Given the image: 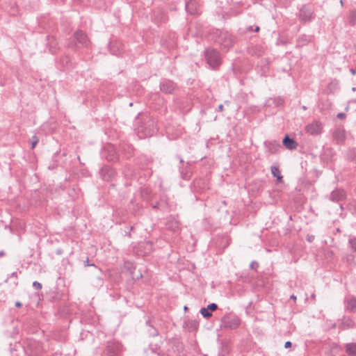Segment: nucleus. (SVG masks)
Segmentation results:
<instances>
[{"mask_svg": "<svg viewBox=\"0 0 356 356\" xmlns=\"http://www.w3.org/2000/svg\"><path fill=\"white\" fill-rule=\"evenodd\" d=\"M204 56L209 68L212 70H218L222 63L220 53L213 47H207L204 51Z\"/></svg>", "mask_w": 356, "mask_h": 356, "instance_id": "20e7f679", "label": "nucleus"}, {"mask_svg": "<svg viewBox=\"0 0 356 356\" xmlns=\"http://www.w3.org/2000/svg\"><path fill=\"white\" fill-rule=\"evenodd\" d=\"M350 72L353 75H355L356 74V69L355 68H350Z\"/></svg>", "mask_w": 356, "mask_h": 356, "instance_id": "69168bd1", "label": "nucleus"}, {"mask_svg": "<svg viewBox=\"0 0 356 356\" xmlns=\"http://www.w3.org/2000/svg\"><path fill=\"white\" fill-rule=\"evenodd\" d=\"M100 177L105 181H111L116 175V172L111 166L105 165L99 169Z\"/></svg>", "mask_w": 356, "mask_h": 356, "instance_id": "f8f14e48", "label": "nucleus"}, {"mask_svg": "<svg viewBox=\"0 0 356 356\" xmlns=\"http://www.w3.org/2000/svg\"><path fill=\"white\" fill-rule=\"evenodd\" d=\"M284 99L280 96L269 98V99L267 101L268 106H274L275 107L281 106L284 104Z\"/></svg>", "mask_w": 356, "mask_h": 356, "instance_id": "cd10ccee", "label": "nucleus"}, {"mask_svg": "<svg viewBox=\"0 0 356 356\" xmlns=\"http://www.w3.org/2000/svg\"><path fill=\"white\" fill-rule=\"evenodd\" d=\"M165 226L168 229L174 232H178L180 229L179 221L172 216H170L169 218H168Z\"/></svg>", "mask_w": 356, "mask_h": 356, "instance_id": "aec40b11", "label": "nucleus"}, {"mask_svg": "<svg viewBox=\"0 0 356 356\" xmlns=\"http://www.w3.org/2000/svg\"><path fill=\"white\" fill-rule=\"evenodd\" d=\"M153 243L151 241H144L138 243V250L141 255L149 254L153 250Z\"/></svg>", "mask_w": 356, "mask_h": 356, "instance_id": "6ab92c4d", "label": "nucleus"}, {"mask_svg": "<svg viewBox=\"0 0 356 356\" xmlns=\"http://www.w3.org/2000/svg\"><path fill=\"white\" fill-rule=\"evenodd\" d=\"M39 142V139L38 138V136L36 135H34L32 136L31 138V149H33L36 145Z\"/></svg>", "mask_w": 356, "mask_h": 356, "instance_id": "de8ad7c7", "label": "nucleus"}, {"mask_svg": "<svg viewBox=\"0 0 356 356\" xmlns=\"http://www.w3.org/2000/svg\"><path fill=\"white\" fill-rule=\"evenodd\" d=\"M346 310L348 311L350 313L356 312V298L352 296L351 298L345 300Z\"/></svg>", "mask_w": 356, "mask_h": 356, "instance_id": "a878e982", "label": "nucleus"}, {"mask_svg": "<svg viewBox=\"0 0 356 356\" xmlns=\"http://www.w3.org/2000/svg\"><path fill=\"white\" fill-rule=\"evenodd\" d=\"M152 20L157 25L166 23L168 21L167 13L161 8H154L151 13Z\"/></svg>", "mask_w": 356, "mask_h": 356, "instance_id": "9d476101", "label": "nucleus"}, {"mask_svg": "<svg viewBox=\"0 0 356 356\" xmlns=\"http://www.w3.org/2000/svg\"><path fill=\"white\" fill-rule=\"evenodd\" d=\"M282 145L289 150L296 149L298 145L295 139L287 134L282 139Z\"/></svg>", "mask_w": 356, "mask_h": 356, "instance_id": "4be33fe9", "label": "nucleus"}, {"mask_svg": "<svg viewBox=\"0 0 356 356\" xmlns=\"http://www.w3.org/2000/svg\"><path fill=\"white\" fill-rule=\"evenodd\" d=\"M355 323L350 317H344L342 323L339 325V328L346 330L353 327Z\"/></svg>", "mask_w": 356, "mask_h": 356, "instance_id": "c756f323", "label": "nucleus"}, {"mask_svg": "<svg viewBox=\"0 0 356 356\" xmlns=\"http://www.w3.org/2000/svg\"><path fill=\"white\" fill-rule=\"evenodd\" d=\"M241 325V319L234 314H225L220 319V328L226 330H236Z\"/></svg>", "mask_w": 356, "mask_h": 356, "instance_id": "6e6552de", "label": "nucleus"}, {"mask_svg": "<svg viewBox=\"0 0 356 356\" xmlns=\"http://www.w3.org/2000/svg\"><path fill=\"white\" fill-rule=\"evenodd\" d=\"M149 348L151 350V351L154 353L157 354L158 355H160V346L158 344H149Z\"/></svg>", "mask_w": 356, "mask_h": 356, "instance_id": "37998d69", "label": "nucleus"}, {"mask_svg": "<svg viewBox=\"0 0 356 356\" xmlns=\"http://www.w3.org/2000/svg\"><path fill=\"white\" fill-rule=\"evenodd\" d=\"M348 242L352 250L356 252V237L349 238Z\"/></svg>", "mask_w": 356, "mask_h": 356, "instance_id": "a18cd8bd", "label": "nucleus"}, {"mask_svg": "<svg viewBox=\"0 0 356 356\" xmlns=\"http://www.w3.org/2000/svg\"><path fill=\"white\" fill-rule=\"evenodd\" d=\"M65 294L58 289L51 291L48 294V300L51 302H57L64 299Z\"/></svg>", "mask_w": 356, "mask_h": 356, "instance_id": "5701e85b", "label": "nucleus"}, {"mask_svg": "<svg viewBox=\"0 0 356 356\" xmlns=\"http://www.w3.org/2000/svg\"><path fill=\"white\" fill-rule=\"evenodd\" d=\"M22 306V302H19V301H17V302H15V307H21Z\"/></svg>", "mask_w": 356, "mask_h": 356, "instance_id": "0e129e2a", "label": "nucleus"}, {"mask_svg": "<svg viewBox=\"0 0 356 356\" xmlns=\"http://www.w3.org/2000/svg\"><path fill=\"white\" fill-rule=\"evenodd\" d=\"M11 277H15L16 279H17V272L12 273L7 279H9ZM7 280H6V282H7Z\"/></svg>", "mask_w": 356, "mask_h": 356, "instance_id": "13d9d810", "label": "nucleus"}, {"mask_svg": "<svg viewBox=\"0 0 356 356\" xmlns=\"http://www.w3.org/2000/svg\"><path fill=\"white\" fill-rule=\"evenodd\" d=\"M90 44V41L87 34L82 30L76 31L67 41V47L74 51L81 48H88Z\"/></svg>", "mask_w": 356, "mask_h": 356, "instance_id": "7ed1b4c3", "label": "nucleus"}, {"mask_svg": "<svg viewBox=\"0 0 356 356\" xmlns=\"http://www.w3.org/2000/svg\"><path fill=\"white\" fill-rule=\"evenodd\" d=\"M323 125L319 121H314L311 124H309L305 127L307 133L311 135H318L322 132Z\"/></svg>", "mask_w": 356, "mask_h": 356, "instance_id": "dca6fc26", "label": "nucleus"}, {"mask_svg": "<svg viewBox=\"0 0 356 356\" xmlns=\"http://www.w3.org/2000/svg\"><path fill=\"white\" fill-rule=\"evenodd\" d=\"M184 325L189 331H193L197 329L199 323L196 320H188L184 323Z\"/></svg>", "mask_w": 356, "mask_h": 356, "instance_id": "c9c22d12", "label": "nucleus"}, {"mask_svg": "<svg viewBox=\"0 0 356 356\" xmlns=\"http://www.w3.org/2000/svg\"><path fill=\"white\" fill-rule=\"evenodd\" d=\"M143 277L142 273L140 271H138L137 273L134 272V273L131 275V278L134 280H138Z\"/></svg>", "mask_w": 356, "mask_h": 356, "instance_id": "09e8293b", "label": "nucleus"}, {"mask_svg": "<svg viewBox=\"0 0 356 356\" xmlns=\"http://www.w3.org/2000/svg\"><path fill=\"white\" fill-rule=\"evenodd\" d=\"M258 267H259V264L256 261H252L250 265V268L252 270H256Z\"/></svg>", "mask_w": 356, "mask_h": 356, "instance_id": "603ef678", "label": "nucleus"}, {"mask_svg": "<svg viewBox=\"0 0 356 356\" xmlns=\"http://www.w3.org/2000/svg\"><path fill=\"white\" fill-rule=\"evenodd\" d=\"M200 313L206 319H209L212 316V313L207 309V307H202Z\"/></svg>", "mask_w": 356, "mask_h": 356, "instance_id": "a19ab883", "label": "nucleus"}, {"mask_svg": "<svg viewBox=\"0 0 356 356\" xmlns=\"http://www.w3.org/2000/svg\"><path fill=\"white\" fill-rule=\"evenodd\" d=\"M151 206L153 209H159V202H156L155 203H152Z\"/></svg>", "mask_w": 356, "mask_h": 356, "instance_id": "bf43d9fd", "label": "nucleus"}, {"mask_svg": "<svg viewBox=\"0 0 356 356\" xmlns=\"http://www.w3.org/2000/svg\"><path fill=\"white\" fill-rule=\"evenodd\" d=\"M332 137L337 144L343 143L346 138L345 130L341 129H335L332 134Z\"/></svg>", "mask_w": 356, "mask_h": 356, "instance_id": "b1692460", "label": "nucleus"}, {"mask_svg": "<svg viewBox=\"0 0 356 356\" xmlns=\"http://www.w3.org/2000/svg\"><path fill=\"white\" fill-rule=\"evenodd\" d=\"M145 324L147 326H148V327H149L151 325H153L150 320L147 321Z\"/></svg>", "mask_w": 356, "mask_h": 356, "instance_id": "774afa93", "label": "nucleus"}, {"mask_svg": "<svg viewBox=\"0 0 356 356\" xmlns=\"http://www.w3.org/2000/svg\"><path fill=\"white\" fill-rule=\"evenodd\" d=\"M246 30L249 32H254V28L253 26H249L246 28Z\"/></svg>", "mask_w": 356, "mask_h": 356, "instance_id": "680f3d73", "label": "nucleus"}, {"mask_svg": "<svg viewBox=\"0 0 356 356\" xmlns=\"http://www.w3.org/2000/svg\"><path fill=\"white\" fill-rule=\"evenodd\" d=\"M210 39L220 45L221 48L228 51L234 45L236 38L225 29H212L209 33Z\"/></svg>", "mask_w": 356, "mask_h": 356, "instance_id": "f03ea898", "label": "nucleus"}, {"mask_svg": "<svg viewBox=\"0 0 356 356\" xmlns=\"http://www.w3.org/2000/svg\"><path fill=\"white\" fill-rule=\"evenodd\" d=\"M337 118L340 119V120H343L346 118V113H339L337 115Z\"/></svg>", "mask_w": 356, "mask_h": 356, "instance_id": "5fc2aeb1", "label": "nucleus"}, {"mask_svg": "<svg viewBox=\"0 0 356 356\" xmlns=\"http://www.w3.org/2000/svg\"><path fill=\"white\" fill-rule=\"evenodd\" d=\"M134 229V227L132 226V225H126L124 227H122L120 229L121 230V234L124 236H127L129 238H131V231H133Z\"/></svg>", "mask_w": 356, "mask_h": 356, "instance_id": "58836bf2", "label": "nucleus"}, {"mask_svg": "<svg viewBox=\"0 0 356 356\" xmlns=\"http://www.w3.org/2000/svg\"><path fill=\"white\" fill-rule=\"evenodd\" d=\"M83 264H84L85 267L93 266V267L97 268L101 273H102V269L100 268H98L94 263L90 262L88 257H87L85 261H83Z\"/></svg>", "mask_w": 356, "mask_h": 356, "instance_id": "c03bdc74", "label": "nucleus"}, {"mask_svg": "<svg viewBox=\"0 0 356 356\" xmlns=\"http://www.w3.org/2000/svg\"><path fill=\"white\" fill-rule=\"evenodd\" d=\"M140 194L143 199L148 200L152 194V189L148 186L141 187Z\"/></svg>", "mask_w": 356, "mask_h": 356, "instance_id": "72a5a7b5", "label": "nucleus"}, {"mask_svg": "<svg viewBox=\"0 0 356 356\" xmlns=\"http://www.w3.org/2000/svg\"><path fill=\"white\" fill-rule=\"evenodd\" d=\"M185 8L186 12L191 15L200 14L197 3L195 1L191 0L187 1L185 5Z\"/></svg>", "mask_w": 356, "mask_h": 356, "instance_id": "412c9836", "label": "nucleus"}, {"mask_svg": "<svg viewBox=\"0 0 356 356\" xmlns=\"http://www.w3.org/2000/svg\"><path fill=\"white\" fill-rule=\"evenodd\" d=\"M147 332H148L149 336L152 337H157L159 335V330L154 325H151L148 328Z\"/></svg>", "mask_w": 356, "mask_h": 356, "instance_id": "79ce46f5", "label": "nucleus"}, {"mask_svg": "<svg viewBox=\"0 0 356 356\" xmlns=\"http://www.w3.org/2000/svg\"><path fill=\"white\" fill-rule=\"evenodd\" d=\"M33 286L34 289H37V290H40L42 289V284L40 283L38 281H34L33 282Z\"/></svg>", "mask_w": 356, "mask_h": 356, "instance_id": "3c124183", "label": "nucleus"}, {"mask_svg": "<svg viewBox=\"0 0 356 356\" xmlns=\"http://www.w3.org/2000/svg\"><path fill=\"white\" fill-rule=\"evenodd\" d=\"M176 158L179 160V163H180V165L179 166H183V164H186V163L184 162V159H182V157L179 155H177L176 156Z\"/></svg>", "mask_w": 356, "mask_h": 356, "instance_id": "6e6d98bb", "label": "nucleus"}, {"mask_svg": "<svg viewBox=\"0 0 356 356\" xmlns=\"http://www.w3.org/2000/svg\"><path fill=\"white\" fill-rule=\"evenodd\" d=\"M108 49L111 54L120 56L124 51V45L120 40H112L109 42Z\"/></svg>", "mask_w": 356, "mask_h": 356, "instance_id": "4468645a", "label": "nucleus"}, {"mask_svg": "<svg viewBox=\"0 0 356 356\" xmlns=\"http://www.w3.org/2000/svg\"><path fill=\"white\" fill-rule=\"evenodd\" d=\"M347 194L343 188H337L333 190L329 197V200L333 202H339L346 199Z\"/></svg>", "mask_w": 356, "mask_h": 356, "instance_id": "2eb2a0df", "label": "nucleus"}, {"mask_svg": "<svg viewBox=\"0 0 356 356\" xmlns=\"http://www.w3.org/2000/svg\"><path fill=\"white\" fill-rule=\"evenodd\" d=\"M270 172L272 175L274 177H276V181L277 183H282L284 181L283 176L281 174L278 165H273L270 167Z\"/></svg>", "mask_w": 356, "mask_h": 356, "instance_id": "bb28decb", "label": "nucleus"}, {"mask_svg": "<svg viewBox=\"0 0 356 356\" xmlns=\"http://www.w3.org/2000/svg\"><path fill=\"white\" fill-rule=\"evenodd\" d=\"M335 152L331 147L324 148L320 155V159L322 163L328 164L332 161Z\"/></svg>", "mask_w": 356, "mask_h": 356, "instance_id": "a211bd4d", "label": "nucleus"}, {"mask_svg": "<svg viewBox=\"0 0 356 356\" xmlns=\"http://www.w3.org/2000/svg\"><path fill=\"white\" fill-rule=\"evenodd\" d=\"M106 159L109 162H117L119 160V154L113 148H111L108 150Z\"/></svg>", "mask_w": 356, "mask_h": 356, "instance_id": "2f4dec72", "label": "nucleus"}, {"mask_svg": "<svg viewBox=\"0 0 356 356\" xmlns=\"http://www.w3.org/2000/svg\"><path fill=\"white\" fill-rule=\"evenodd\" d=\"M313 38V35H300L296 40V47H302L308 44L309 42L312 41Z\"/></svg>", "mask_w": 356, "mask_h": 356, "instance_id": "393cba45", "label": "nucleus"}, {"mask_svg": "<svg viewBox=\"0 0 356 356\" xmlns=\"http://www.w3.org/2000/svg\"><path fill=\"white\" fill-rule=\"evenodd\" d=\"M265 147V152L269 154H275L280 152L282 149V145L278 140H266L264 143Z\"/></svg>", "mask_w": 356, "mask_h": 356, "instance_id": "ddd939ff", "label": "nucleus"}, {"mask_svg": "<svg viewBox=\"0 0 356 356\" xmlns=\"http://www.w3.org/2000/svg\"><path fill=\"white\" fill-rule=\"evenodd\" d=\"M47 38L49 40V51L52 54H55L58 49V44L56 42V40L54 39V38L53 36H49V35H48L47 37Z\"/></svg>", "mask_w": 356, "mask_h": 356, "instance_id": "473e14b6", "label": "nucleus"}, {"mask_svg": "<svg viewBox=\"0 0 356 356\" xmlns=\"http://www.w3.org/2000/svg\"><path fill=\"white\" fill-rule=\"evenodd\" d=\"M346 159L348 161H354L356 159V147L349 148L346 151Z\"/></svg>", "mask_w": 356, "mask_h": 356, "instance_id": "f704fd0d", "label": "nucleus"}, {"mask_svg": "<svg viewBox=\"0 0 356 356\" xmlns=\"http://www.w3.org/2000/svg\"><path fill=\"white\" fill-rule=\"evenodd\" d=\"M123 346L116 339L108 341L103 352L104 356H122Z\"/></svg>", "mask_w": 356, "mask_h": 356, "instance_id": "0eeeda50", "label": "nucleus"}, {"mask_svg": "<svg viewBox=\"0 0 356 356\" xmlns=\"http://www.w3.org/2000/svg\"><path fill=\"white\" fill-rule=\"evenodd\" d=\"M134 125L140 138L150 137L157 130L155 120L147 113H139L135 118Z\"/></svg>", "mask_w": 356, "mask_h": 356, "instance_id": "f257e3e1", "label": "nucleus"}, {"mask_svg": "<svg viewBox=\"0 0 356 356\" xmlns=\"http://www.w3.org/2000/svg\"><path fill=\"white\" fill-rule=\"evenodd\" d=\"M160 90L165 94H172L177 88V83L168 79H163L159 83Z\"/></svg>", "mask_w": 356, "mask_h": 356, "instance_id": "9b49d317", "label": "nucleus"}, {"mask_svg": "<svg viewBox=\"0 0 356 356\" xmlns=\"http://www.w3.org/2000/svg\"><path fill=\"white\" fill-rule=\"evenodd\" d=\"M143 174L144 179H143V175L140 176V183L143 184V181H147L152 175V171L148 168H143Z\"/></svg>", "mask_w": 356, "mask_h": 356, "instance_id": "4c0bfd02", "label": "nucleus"}, {"mask_svg": "<svg viewBox=\"0 0 356 356\" xmlns=\"http://www.w3.org/2000/svg\"><path fill=\"white\" fill-rule=\"evenodd\" d=\"M207 309L211 312H214L218 309V305L216 303H211L207 307Z\"/></svg>", "mask_w": 356, "mask_h": 356, "instance_id": "8fccbe9b", "label": "nucleus"}, {"mask_svg": "<svg viewBox=\"0 0 356 356\" xmlns=\"http://www.w3.org/2000/svg\"><path fill=\"white\" fill-rule=\"evenodd\" d=\"M22 347L26 356H41L43 352L42 343L32 339H27Z\"/></svg>", "mask_w": 356, "mask_h": 356, "instance_id": "423d86ee", "label": "nucleus"}, {"mask_svg": "<svg viewBox=\"0 0 356 356\" xmlns=\"http://www.w3.org/2000/svg\"><path fill=\"white\" fill-rule=\"evenodd\" d=\"M193 164L191 162H186V164H183V166H179V171L181 179L184 180H189L191 177Z\"/></svg>", "mask_w": 356, "mask_h": 356, "instance_id": "f3484780", "label": "nucleus"}, {"mask_svg": "<svg viewBox=\"0 0 356 356\" xmlns=\"http://www.w3.org/2000/svg\"><path fill=\"white\" fill-rule=\"evenodd\" d=\"M350 23L352 24L356 23V10H352L350 13Z\"/></svg>", "mask_w": 356, "mask_h": 356, "instance_id": "49530a36", "label": "nucleus"}, {"mask_svg": "<svg viewBox=\"0 0 356 356\" xmlns=\"http://www.w3.org/2000/svg\"><path fill=\"white\" fill-rule=\"evenodd\" d=\"M284 346L285 348H289L292 346V343L290 341H287L285 342Z\"/></svg>", "mask_w": 356, "mask_h": 356, "instance_id": "4d7b16f0", "label": "nucleus"}, {"mask_svg": "<svg viewBox=\"0 0 356 356\" xmlns=\"http://www.w3.org/2000/svg\"><path fill=\"white\" fill-rule=\"evenodd\" d=\"M296 15L302 24L313 22L316 18L314 6L312 3L302 4L298 8V12Z\"/></svg>", "mask_w": 356, "mask_h": 356, "instance_id": "39448f33", "label": "nucleus"}, {"mask_svg": "<svg viewBox=\"0 0 356 356\" xmlns=\"http://www.w3.org/2000/svg\"><path fill=\"white\" fill-rule=\"evenodd\" d=\"M346 352L350 356H356V343H349L346 345Z\"/></svg>", "mask_w": 356, "mask_h": 356, "instance_id": "e433bc0d", "label": "nucleus"}, {"mask_svg": "<svg viewBox=\"0 0 356 356\" xmlns=\"http://www.w3.org/2000/svg\"><path fill=\"white\" fill-rule=\"evenodd\" d=\"M63 250L61 248H58L56 251V254L58 255H61V254H63Z\"/></svg>", "mask_w": 356, "mask_h": 356, "instance_id": "052dcab7", "label": "nucleus"}, {"mask_svg": "<svg viewBox=\"0 0 356 356\" xmlns=\"http://www.w3.org/2000/svg\"><path fill=\"white\" fill-rule=\"evenodd\" d=\"M223 108H224L223 105H222V104H220V105L218 106L217 110H218V111L221 112V111H223Z\"/></svg>", "mask_w": 356, "mask_h": 356, "instance_id": "e2e57ef3", "label": "nucleus"}, {"mask_svg": "<svg viewBox=\"0 0 356 356\" xmlns=\"http://www.w3.org/2000/svg\"><path fill=\"white\" fill-rule=\"evenodd\" d=\"M121 149L127 152L126 154L128 157L131 156L133 154L134 150V147H133L132 145L127 143L122 144L121 145Z\"/></svg>", "mask_w": 356, "mask_h": 356, "instance_id": "ea45409f", "label": "nucleus"}, {"mask_svg": "<svg viewBox=\"0 0 356 356\" xmlns=\"http://www.w3.org/2000/svg\"><path fill=\"white\" fill-rule=\"evenodd\" d=\"M123 270L127 272L131 276L136 270V266L134 263L129 260L124 261L123 264Z\"/></svg>", "mask_w": 356, "mask_h": 356, "instance_id": "7c9ffc66", "label": "nucleus"}, {"mask_svg": "<svg viewBox=\"0 0 356 356\" xmlns=\"http://www.w3.org/2000/svg\"><path fill=\"white\" fill-rule=\"evenodd\" d=\"M131 207H130L131 212L135 216H140L143 213V209L141 204L135 203L134 201L131 202Z\"/></svg>", "mask_w": 356, "mask_h": 356, "instance_id": "c85d7f7f", "label": "nucleus"}, {"mask_svg": "<svg viewBox=\"0 0 356 356\" xmlns=\"http://www.w3.org/2000/svg\"><path fill=\"white\" fill-rule=\"evenodd\" d=\"M260 30V27L259 26H255L254 28V32H259Z\"/></svg>", "mask_w": 356, "mask_h": 356, "instance_id": "338daca9", "label": "nucleus"}, {"mask_svg": "<svg viewBox=\"0 0 356 356\" xmlns=\"http://www.w3.org/2000/svg\"><path fill=\"white\" fill-rule=\"evenodd\" d=\"M306 239L309 243H312L315 239V236L312 234H307Z\"/></svg>", "mask_w": 356, "mask_h": 356, "instance_id": "864d4df0", "label": "nucleus"}, {"mask_svg": "<svg viewBox=\"0 0 356 356\" xmlns=\"http://www.w3.org/2000/svg\"><path fill=\"white\" fill-rule=\"evenodd\" d=\"M191 188L195 193H204L210 188L209 181L205 177L197 178L192 182Z\"/></svg>", "mask_w": 356, "mask_h": 356, "instance_id": "1a4fd4ad", "label": "nucleus"}]
</instances>
